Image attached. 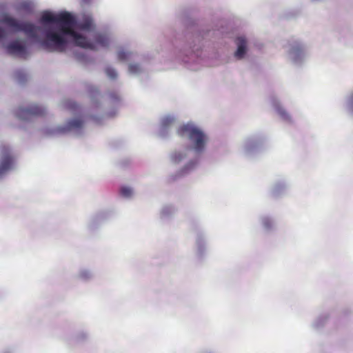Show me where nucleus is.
Masks as SVG:
<instances>
[{"mask_svg": "<svg viewBox=\"0 0 353 353\" xmlns=\"http://www.w3.org/2000/svg\"><path fill=\"white\" fill-rule=\"evenodd\" d=\"M92 21L91 19H85L83 21L79 22L78 28L83 30H90L92 28Z\"/></svg>", "mask_w": 353, "mask_h": 353, "instance_id": "9b49d317", "label": "nucleus"}, {"mask_svg": "<svg viewBox=\"0 0 353 353\" xmlns=\"http://www.w3.org/2000/svg\"><path fill=\"white\" fill-rule=\"evenodd\" d=\"M83 122L80 119H73L70 121L67 125L60 130L62 132H65L75 129H80L83 126Z\"/></svg>", "mask_w": 353, "mask_h": 353, "instance_id": "6e6552de", "label": "nucleus"}, {"mask_svg": "<svg viewBox=\"0 0 353 353\" xmlns=\"http://www.w3.org/2000/svg\"><path fill=\"white\" fill-rule=\"evenodd\" d=\"M4 32L2 29L0 28V40L3 37Z\"/></svg>", "mask_w": 353, "mask_h": 353, "instance_id": "b1692460", "label": "nucleus"}, {"mask_svg": "<svg viewBox=\"0 0 353 353\" xmlns=\"http://www.w3.org/2000/svg\"><path fill=\"white\" fill-rule=\"evenodd\" d=\"M22 74H22V72H19H19H17V77H18V78H19V79H20V78H21V76H22Z\"/></svg>", "mask_w": 353, "mask_h": 353, "instance_id": "393cba45", "label": "nucleus"}, {"mask_svg": "<svg viewBox=\"0 0 353 353\" xmlns=\"http://www.w3.org/2000/svg\"><path fill=\"white\" fill-rule=\"evenodd\" d=\"M327 320V314H322L317 317L312 323V327L314 329L319 330L321 328Z\"/></svg>", "mask_w": 353, "mask_h": 353, "instance_id": "1a4fd4ad", "label": "nucleus"}, {"mask_svg": "<svg viewBox=\"0 0 353 353\" xmlns=\"http://www.w3.org/2000/svg\"><path fill=\"white\" fill-rule=\"evenodd\" d=\"M43 23H52L57 25V28L50 27L45 31V38L39 41L41 46L49 51L62 52L68 46L67 36L74 39L76 46L83 48L95 50L98 46L107 47L109 39L105 34H97L94 37L95 42H91L74 30L75 25L74 18L68 12H64L54 14L50 12H45L41 17Z\"/></svg>", "mask_w": 353, "mask_h": 353, "instance_id": "f257e3e1", "label": "nucleus"}, {"mask_svg": "<svg viewBox=\"0 0 353 353\" xmlns=\"http://www.w3.org/2000/svg\"><path fill=\"white\" fill-rule=\"evenodd\" d=\"M4 23L17 31L23 32L28 37L38 40V32L41 28L29 22H19L12 17H6Z\"/></svg>", "mask_w": 353, "mask_h": 353, "instance_id": "7ed1b4c3", "label": "nucleus"}, {"mask_svg": "<svg viewBox=\"0 0 353 353\" xmlns=\"http://www.w3.org/2000/svg\"><path fill=\"white\" fill-rule=\"evenodd\" d=\"M177 133L181 137L187 136L192 143V148L196 152H201L203 150L206 137L204 133L196 127L191 124H185L178 128Z\"/></svg>", "mask_w": 353, "mask_h": 353, "instance_id": "f03ea898", "label": "nucleus"}, {"mask_svg": "<svg viewBox=\"0 0 353 353\" xmlns=\"http://www.w3.org/2000/svg\"><path fill=\"white\" fill-rule=\"evenodd\" d=\"M198 353H216L214 350L211 349H203L199 351Z\"/></svg>", "mask_w": 353, "mask_h": 353, "instance_id": "412c9836", "label": "nucleus"}, {"mask_svg": "<svg viewBox=\"0 0 353 353\" xmlns=\"http://www.w3.org/2000/svg\"><path fill=\"white\" fill-rule=\"evenodd\" d=\"M45 113V109L37 105H32L27 108H20L17 112V116L22 119H28L31 116H41Z\"/></svg>", "mask_w": 353, "mask_h": 353, "instance_id": "20e7f679", "label": "nucleus"}, {"mask_svg": "<svg viewBox=\"0 0 353 353\" xmlns=\"http://www.w3.org/2000/svg\"><path fill=\"white\" fill-rule=\"evenodd\" d=\"M121 194L125 197H129L132 194V190L128 187H122L120 190Z\"/></svg>", "mask_w": 353, "mask_h": 353, "instance_id": "4468645a", "label": "nucleus"}, {"mask_svg": "<svg viewBox=\"0 0 353 353\" xmlns=\"http://www.w3.org/2000/svg\"><path fill=\"white\" fill-rule=\"evenodd\" d=\"M64 107L65 109L71 110V111H76L78 109V105L71 101V100H67L64 102Z\"/></svg>", "mask_w": 353, "mask_h": 353, "instance_id": "f8f14e48", "label": "nucleus"}, {"mask_svg": "<svg viewBox=\"0 0 353 353\" xmlns=\"http://www.w3.org/2000/svg\"><path fill=\"white\" fill-rule=\"evenodd\" d=\"M237 50L235 52V57L240 59H242L246 52V40L244 37H240L236 41Z\"/></svg>", "mask_w": 353, "mask_h": 353, "instance_id": "0eeeda50", "label": "nucleus"}, {"mask_svg": "<svg viewBox=\"0 0 353 353\" xmlns=\"http://www.w3.org/2000/svg\"><path fill=\"white\" fill-rule=\"evenodd\" d=\"M2 157L0 162V175L4 174L12 168L13 158L10 155L9 149L6 146H2L1 148Z\"/></svg>", "mask_w": 353, "mask_h": 353, "instance_id": "39448f33", "label": "nucleus"}, {"mask_svg": "<svg viewBox=\"0 0 353 353\" xmlns=\"http://www.w3.org/2000/svg\"><path fill=\"white\" fill-rule=\"evenodd\" d=\"M185 158V155L181 152H174L172 154L171 159L173 163H179Z\"/></svg>", "mask_w": 353, "mask_h": 353, "instance_id": "ddd939ff", "label": "nucleus"}, {"mask_svg": "<svg viewBox=\"0 0 353 353\" xmlns=\"http://www.w3.org/2000/svg\"><path fill=\"white\" fill-rule=\"evenodd\" d=\"M349 101H350V105L352 106V108H353V92L350 94V99H349Z\"/></svg>", "mask_w": 353, "mask_h": 353, "instance_id": "5701e85b", "label": "nucleus"}, {"mask_svg": "<svg viewBox=\"0 0 353 353\" xmlns=\"http://www.w3.org/2000/svg\"><path fill=\"white\" fill-rule=\"evenodd\" d=\"M263 222V225L266 228H270L271 226V221L268 219H265Z\"/></svg>", "mask_w": 353, "mask_h": 353, "instance_id": "4be33fe9", "label": "nucleus"}, {"mask_svg": "<svg viewBox=\"0 0 353 353\" xmlns=\"http://www.w3.org/2000/svg\"><path fill=\"white\" fill-rule=\"evenodd\" d=\"M0 353H14V351L12 347H6L2 350Z\"/></svg>", "mask_w": 353, "mask_h": 353, "instance_id": "aec40b11", "label": "nucleus"}, {"mask_svg": "<svg viewBox=\"0 0 353 353\" xmlns=\"http://www.w3.org/2000/svg\"><path fill=\"white\" fill-rule=\"evenodd\" d=\"M79 276L82 279H87L90 278V272L87 270H82L79 272Z\"/></svg>", "mask_w": 353, "mask_h": 353, "instance_id": "a211bd4d", "label": "nucleus"}, {"mask_svg": "<svg viewBox=\"0 0 353 353\" xmlns=\"http://www.w3.org/2000/svg\"><path fill=\"white\" fill-rule=\"evenodd\" d=\"M174 118L171 117H166L163 119L161 121V124L164 128H166L171 125L174 122Z\"/></svg>", "mask_w": 353, "mask_h": 353, "instance_id": "dca6fc26", "label": "nucleus"}, {"mask_svg": "<svg viewBox=\"0 0 353 353\" xmlns=\"http://www.w3.org/2000/svg\"><path fill=\"white\" fill-rule=\"evenodd\" d=\"M281 114L283 116L284 118L287 117V116H288L287 114H285V112H282Z\"/></svg>", "mask_w": 353, "mask_h": 353, "instance_id": "a878e982", "label": "nucleus"}, {"mask_svg": "<svg viewBox=\"0 0 353 353\" xmlns=\"http://www.w3.org/2000/svg\"><path fill=\"white\" fill-rule=\"evenodd\" d=\"M89 334L86 331L81 330L74 336V340L76 343H81L88 340Z\"/></svg>", "mask_w": 353, "mask_h": 353, "instance_id": "9d476101", "label": "nucleus"}, {"mask_svg": "<svg viewBox=\"0 0 353 353\" xmlns=\"http://www.w3.org/2000/svg\"><path fill=\"white\" fill-rule=\"evenodd\" d=\"M128 55H129L128 53L123 50H120L117 53V57L119 61L127 60L128 58Z\"/></svg>", "mask_w": 353, "mask_h": 353, "instance_id": "f3484780", "label": "nucleus"}, {"mask_svg": "<svg viewBox=\"0 0 353 353\" xmlns=\"http://www.w3.org/2000/svg\"><path fill=\"white\" fill-rule=\"evenodd\" d=\"M129 71L132 74L138 73L140 71V67L137 64H130L129 65Z\"/></svg>", "mask_w": 353, "mask_h": 353, "instance_id": "6ab92c4d", "label": "nucleus"}, {"mask_svg": "<svg viewBox=\"0 0 353 353\" xmlns=\"http://www.w3.org/2000/svg\"><path fill=\"white\" fill-rule=\"evenodd\" d=\"M6 50L8 54L11 55L23 56L26 53V48L25 46L20 43L17 40L8 43L6 46Z\"/></svg>", "mask_w": 353, "mask_h": 353, "instance_id": "423d86ee", "label": "nucleus"}, {"mask_svg": "<svg viewBox=\"0 0 353 353\" xmlns=\"http://www.w3.org/2000/svg\"><path fill=\"white\" fill-rule=\"evenodd\" d=\"M105 72H106V74L108 75V77L112 79H116V77L117 76L115 70L112 68H110V67H108L105 69Z\"/></svg>", "mask_w": 353, "mask_h": 353, "instance_id": "2eb2a0df", "label": "nucleus"}]
</instances>
